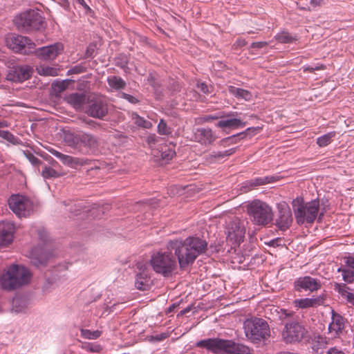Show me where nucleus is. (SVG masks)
Wrapping results in <instances>:
<instances>
[{
    "mask_svg": "<svg viewBox=\"0 0 354 354\" xmlns=\"http://www.w3.org/2000/svg\"><path fill=\"white\" fill-rule=\"evenodd\" d=\"M167 243L168 249L172 251L181 270L192 266L196 258L207 249L206 241L197 236L169 240Z\"/></svg>",
    "mask_w": 354,
    "mask_h": 354,
    "instance_id": "nucleus-1",
    "label": "nucleus"
},
{
    "mask_svg": "<svg viewBox=\"0 0 354 354\" xmlns=\"http://www.w3.org/2000/svg\"><path fill=\"white\" fill-rule=\"evenodd\" d=\"M296 223L299 225H312L317 218L321 222L324 213L319 212L320 203L318 199L305 202L301 197H297L292 202Z\"/></svg>",
    "mask_w": 354,
    "mask_h": 354,
    "instance_id": "nucleus-2",
    "label": "nucleus"
},
{
    "mask_svg": "<svg viewBox=\"0 0 354 354\" xmlns=\"http://www.w3.org/2000/svg\"><path fill=\"white\" fill-rule=\"evenodd\" d=\"M198 348H205L214 354H253V348L231 339L208 338L196 342Z\"/></svg>",
    "mask_w": 354,
    "mask_h": 354,
    "instance_id": "nucleus-3",
    "label": "nucleus"
},
{
    "mask_svg": "<svg viewBox=\"0 0 354 354\" xmlns=\"http://www.w3.org/2000/svg\"><path fill=\"white\" fill-rule=\"evenodd\" d=\"M31 276L30 272L25 266L12 264L1 274L0 285L4 290H14L28 284Z\"/></svg>",
    "mask_w": 354,
    "mask_h": 354,
    "instance_id": "nucleus-4",
    "label": "nucleus"
},
{
    "mask_svg": "<svg viewBox=\"0 0 354 354\" xmlns=\"http://www.w3.org/2000/svg\"><path fill=\"white\" fill-rule=\"evenodd\" d=\"M143 137L145 146L151 150L154 161L160 164L167 163L176 155L175 146L171 142L167 143L165 137L157 136L156 134H145Z\"/></svg>",
    "mask_w": 354,
    "mask_h": 354,
    "instance_id": "nucleus-5",
    "label": "nucleus"
},
{
    "mask_svg": "<svg viewBox=\"0 0 354 354\" xmlns=\"http://www.w3.org/2000/svg\"><path fill=\"white\" fill-rule=\"evenodd\" d=\"M150 265L153 271L164 277H170L177 268V260L171 250L168 249V243L165 249L154 252L150 259Z\"/></svg>",
    "mask_w": 354,
    "mask_h": 354,
    "instance_id": "nucleus-6",
    "label": "nucleus"
},
{
    "mask_svg": "<svg viewBox=\"0 0 354 354\" xmlns=\"http://www.w3.org/2000/svg\"><path fill=\"white\" fill-rule=\"evenodd\" d=\"M243 330L247 339L253 344L264 342L270 336V326L262 318L247 319L243 322Z\"/></svg>",
    "mask_w": 354,
    "mask_h": 354,
    "instance_id": "nucleus-7",
    "label": "nucleus"
},
{
    "mask_svg": "<svg viewBox=\"0 0 354 354\" xmlns=\"http://www.w3.org/2000/svg\"><path fill=\"white\" fill-rule=\"evenodd\" d=\"M14 24L21 31L30 32L43 28L45 21L38 10H29L15 17Z\"/></svg>",
    "mask_w": 354,
    "mask_h": 354,
    "instance_id": "nucleus-8",
    "label": "nucleus"
},
{
    "mask_svg": "<svg viewBox=\"0 0 354 354\" xmlns=\"http://www.w3.org/2000/svg\"><path fill=\"white\" fill-rule=\"evenodd\" d=\"M65 145L79 151L88 153L96 147L97 141L91 134H62Z\"/></svg>",
    "mask_w": 354,
    "mask_h": 354,
    "instance_id": "nucleus-9",
    "label": "nucleus"
},
{
    "mask_svg": "<svg viewBox=\"0 0 354 354\" xmlns=\"http://www.w3.org/2000/svg\"><path fill=\"white\" fill-rule=\"evenodd\" d=\"M248 214L252 221L258 225H267L272 221V209L264 202L254 201L248 207Z\"/></svg>",
    "mask_w": 354,
    "mask_h": 354,
    "instance_id": "nucleus-10",
    "label": "nucleus"
},
{
    "mask_svg": "<svg viewBox=\"0 0 354 354\" xmlns=\"http://www.w3.org/2000/svg\"><path fill=\"white\" fill-rule=\"evenodd\" d=\"M241 113L237 112H219L215 115H209V118L212 120H218L216 126L223 129L228 130H236L240 128H243L245 126V122L240 117Z\"/></svg>",
    "mask_w": 354,
    "mask_h": 354,
    "instance_id": "nucleus-11",
    "label": "nucleus"
},
{
    "mask_svg": "<svg viewBox=\"0 0 354 354\" xmlns=\"http://www.w3.org/2000/svg\"><path fill=\"white\" fill-rule=\"evenodd\" d=\"M10 209L19 218H26L33 212V203L26 196L17 194L8 199Z\"/></svg>",
    "mask_w": 354,
    "mask_h": 354,
    "instance_id": "nucleus-12",
    "label": "nucleus"
},
{
    "mask_svg": "<svg viewBox=\"0 0 354 354\" xmlns=\"http://www.w3.org/2000/svg\"><path fill=\"white\" fill-rule=\"evenodd\" d=\"M7 46L15 53L27 54L30 52L35 46L31 40L24 36L10 35L6 39Z\"/></svg>",
    "mask_w": 354,
    "mask_h": 354,
    "instance_id": "nucleus-13",
    "label": "nucleus"
},
{
    "mask_svg": "<svg viewBox=\"0 0 354 354\" xmlns=\"http://www.w3.org/2000/svg\"><path fill=\"white\" fill-rule=\"evenodd\" d=\"M32 73V68L28 65H14L8 67L6 79L8 82L21 83L28 80Z\"/></svg>",
    "mask_w": 354,
    "mask_h": 354,
    "instance_id": "nucleus-14",
    "label": "nucleus"
},
{
    "mask_svg": "<svg viewBox=\"0 0 354 354\" xmlns=\"http://www.w3.org/2000/svg\"><path fill=\"white\" fill-rule=\"evenodd\" d=\"M306 330L299 323L291 322L286 324L282 331V337L286 343L300 342L304 337Z\"/></svg>",
    "mask_w": 354,
    "mask_h": 354,
    "instance_id": "nucleus-15",
    "label": "nucleus"
},
{
    "mask_svg": "<svg viewBox=\"0 0 354 354\" xmlns=\"http://www.w3.org/2000/svg\"><path fill=\"white\" fill-rule=\"evenodd\" d=\"M294 290L296 292H314L322 288L319 279L310 276H303L297 278L293 283Z\"/></svg>",
    "mask_w": 354,
    "mask_h": 354,
    "instance_id": "nucleus-16",
    "label": "nucleus"
},
{
    "mask_svg": "<svg viewBox=\"0 0 354 354\" xmlns=\"http://www.w3.org/2000/svg\"><path fill=\"white\" fill-rule=\"evenodd\" d=\"M85 112L91 117L103 118L108 113V104L100 97H93L88 101Z\"/></svg>",
    "mask_w": 354,
    "mask_h": 354,
    "instance_id": "nucleus-17",
    "label": "nucleus"
},
{
    "mask_svg": "<svg viewBox=\"0 0 354 354\" xmlns=\"http://www.w3.org/2000/svg\"><path fill=\"white\" fill-rule=\"evenodd\" d=\"M227 239L233 243L239 244L243 241L245 230L238 218L232 219L226 228Z\"/></svg>",
    "mask_w": 354,
    "mask_h": 354,
    "instance_id": "nucleus-18",
    "label": "nucleus"
},
{
    "mask_svg": "<svg viewBox=\"0 0 354 354\" xmlns=\"http://www.w3.org/2000/svg\"><path fill=\"white\" fill-rule=\"evenodd\" d=\"M347 324V319L334 310H331V322L328 325V333L334 337L343 335Z\"/></svg>",
    "mask_w": 354,
    "mask_h": 354,
    "instance_id": "nucleus-19",
    "label": "nucleus"
},
{
    "mask_svg": "<svg viewBox=\"0 0 354 354\" xmlns=\"http://www.w3.org/2000/svg\"><path fill=\"white\" fill-rule=\"evenodd\" d=\"M51 254L45 245H37L31 249L28 257L30 262L36 267L45 266Z\"/></svg>",
    "mask_w": 354,
    "mask_h": 354,
    "instance_id": "nucleus-20",
    "label": "nucleus"
},
{
    "mask_svg": "<svg viewBox=\"0 0 354 354\" xmlns=\"http://www.w3.org/2000/svg\"><path fill=\"white\" fill-rule=\"evenodd\" d=\"M63 50V44L57 42L37 48L35 50V54L40 59L48 61L55 59Z\"/></svg>",
    "mask_w": 354,
    "mask_h": 354,
    "instance_id": "nucleus-21",
    "label": "nucleus"
},
{
    "mask_svg": "<svg viewBox=\"0 0 354 354\" xmlns=\"http://www.w3.org/2000/svg\"><path fill=\"white\" fill-rule=\"evenodd\" d=\"M136 287L141 290L148 288L150 281V270L147 265L144 263L136 264Z\"/></svg>",
    "mask_w": 354,
    "mask_h": 354,
    "instance_id": "nucleus-22",
    "label": "nucleus"
},
{
    "mask_svg": "<svg viewBox=\"0 0 354 354\" xmlns=\"http://www.w3.org/2000/svg\"><path fill=\"white\" fill-rule=\"evenodd\" d=\"M292 221V213L288 205H281L278 207V216L275 220V224L280 230H288L291 226Z\"/></svg>",
    "mask_w": 354,
    "mask_h": 354,
    "instance_id": "nucleus-23",
    "label": "nucleus"
},
{
    "mask_svg": "<svg viewBox=\"0 0 354 354\" xmlns=\"http://www.w3.org/2000/svg\"><path fill=\"white\" fill-rule=\"evenodd\" d=\"M344 266L339 267L337 272L342 273V279L348 283H354V257L351 256L344 258Z\"/></svg>",
    "mask_w": 354,
    "mask_h": 354,
    "instance_id": "nucleus-24",
    "label": "nucleus"
},
{
    "mask_svg": "<svg viewBox=\"0 0 354 354\" xmlns=\"http://www.w3.org/2000/svg\"><path fill=\"white\" fill-rule=\"evenodd\" d=\"M15 226L13 223L4 221L0 223V245L10 244L14 238Z\"/></svg>",
    "mask_w": 354,
    "mask_h": 354,
    "instance_id": "nucleus-25",
    "label": "nucleus"
},
{
    "mask_svg": "<svg viewBox=\"0 0 354 354\" xmlns=\"http://www.w3.org/2000/svg\"><path fill=\"white\" fill-rule=\"evenodd\" d=\"M65 100L68 104L77 110L85 109L89 99L84 93H74L67 95Z\"/></svg>",
    "mask_w": 354,
    "mask_h": 354,
    "instance_id": "nucleus-26",
    "label": "nucleus"
},
{
    "mask_svg": "<svg viewBox=\"0 0 354 354\" xmlns=\"http://www.w3.org/2000/svg\"><path fill=\"white\" fill-rule=\"evenodd\" d=\"M59 159L62 162L72 168H77L78 166H82L88 164V160L73 157L68 155L62 153Z\"/></svg>",
    "mask_w": 354,
    "mask_h": 354,
    "instance_id": "nucleus-27",
    "label": "nucleus"
},
{
    "mask_svg": "<svg viewBox=\"0 0 354 354\" xmlns=\"http://www.w3.org/2000/svg\"><path fill=\"white\" fill-rule=\"evenodd\" d=\"M295 304L296 306L300 308H307L322 305L323 304V298L319 296L313 298L299 299H296Z\"/></svg>",
    "mask_w": 354,
    "mask_h": 354,
    "instance_id": "nucleus-28",
    "label": "nucleus"
},
{
    "mask_svg": "<svg viewBox=\"0 0 354 354\" xmlns=\"http://www.w3.org/2000/svg\"><path fill=\"white\" fill-rule=\"evenodd\" d=\"M229 93L236 97L238 100H245L249 101L252 98L251 93L241 88H237L233 86L229 87Z\"/></svg>",
    "mask_w": 354,
    "mask_h": 354,
    "instance_id": "nucleus-29",
    "label": "nucleus"
},
{
    "mask_svg": "<svg viewBox=\"0 0 354 354\" xmlns=\"http://www.w3.org/2000/svg\"><path fill=\"white\" fill-rule=\"evenodd\" d=\"M12 310L18 313L25 310L28 306V300L23 297H16L12 300Z\"/></svg>",
    "mask_w": 354,
    "mask_h": 354,
    "instance_id": "nucleus-30",
    "label": "nucleus"
},
{
    "mask_svg": "<svg viewBox=\"0 0 354 354\" xmlns=\"http://www.w3.org/2000/svg\"><path fill=\"white\" fill-rule=\"evenodd\" d=\"M213 134H189L187 138L200 142L202 145H209L213 141Z\"/></svg>",
    "mask_w": 354,
    "mask_h": 354,
    "instance_id": "nucleus-31",
    "label": "nucleus"
},
{
    "mask_svg": "<svg viewBox=\"0 0 354 354\" xmlns=\"http://www.w3.org/2000/svg\"><path fill=\"white\" fill-rule=\"evenodd\" d=\"M268 179V177H266V178H255V179H252V180L246 181L244 183V185H245L244 187H243L244 192H248L249 190L253 189L255 187H257V186H259V185H265V184L269 183V180Z\"/></svg>",
    "mask_w": 354,
    "mask_h": 354,
    "instance_id": "nucleus-32",
    "label": "nucleus"
},
{
    "mask_svg": "<svg viewBox=\"0 0 354 354\" xmlns=\"http://www.w3.org/2000/svg\"><path fill=\"white\" fill-rule=\"evenodd\" d=\"M107 82L109 86L115 90L124 88L126 86V82L118 76H110L108 77Z\"/></svg>",
    "mask_w": 354,
    "mask_h": 354,
    "instance_id": "nucleus-33",
    "label": "nucleus"
},
{
    "mask_svg": "<svg viewBox=\"0 0 354 354\" xmlns=\"http://www.w3.org/2000/svg\"><path fill=\"white\" fill-rule=\"evenodd\" d=\"M274 39L281 44H290L295 41L297 38L288 32H281L274 36Z\"/></svg>",
    "mask_w": 354,
    "mask_h": 354,
    "instance_id": "nucleus-34",
    "label": "nucleus"
},
{
    "mask_svg": "<svg viewBox=\"0 0 354 354\" xmlns=\"http://www.w3.org/2000/svg\"><path fill=\"white\" fill-rule=\"evenodd\" d=\"M37 73L44 76H56L57 75V69L48 66L41 65L37 68Z\"/></svg>",
    "mask_w": 354,
    "mask_h": 354,
    "instance_id": "nucleus-35",
    "label": "nucleus"
},
{
    "mask_svg": "<svg viewBox=\"0 0 354 354\" xmlns=\"http://www.w3.org/2000/svg\"><path fill=\"white\" fill-rule=\"evenodd\" d=\"M132 119L137 126L143 129H150L152 127V124L150 121L140 117L137 113L132 114Z\"/></svg>",
    "mask_w": 354,
    "mask_h": 354,
    "instance_id": "nucleus-36",
    "label": "nucleus"
},
{
    "mask_svg": "<svg viewBox=\"0 0 354 354\" xmlns=\"http://www.w3.org/2000/svg\"><path fill=\"white\" fill-rule=\"evenodd\" d=\"M68 85L67 80L55 81L52 84V88L55 93H60L66 89Z\"/></svg>",
    "mask_w": 354,
    "mask_h": 354,
    "instance_id": "nucleus-37",
    "label": "nucleus"
},
{
    "mask_svg": "<svg viewBox=\"0 0 354 354\" xmlns=\"http://www.w3.org/2000/svg\"><path fill=\"white\" fill-rule=\"evenodd\" d=\"M41 176L44 178H52L58 177L59 174L53 168L45 166L41 171Z\"/></svg>",
    "mask_w": 354,
    "mask_h": 354,
    "instance_id": "nucleus-38",
    "label": "nucleus"
},
{
    "mask_svg": "<svg viewBox=\"0 0 354 354\" xmlns=\"http://www.w3.org/2000/svg\"><path fill=\"white\" fill-rule=\"evenodd\" d=\"M101 335V333L99 330L91 331L87 329H82L81 330V335L86 339H95L98 338Z\"/></svg>",
    "mask_w": 354,
    "mask_h": 354,
    "instance_id": "nucleus-39",
    "label": "nucleus"
},
{
    "mask_svg": "<svg viewBox=\"0 0 354 354\" xmlns=\"http://www.w3.org/2000/svg\"><path fill=\"white\" fill-rule=\"evenodd\" d=\"M330 339L322 335H319L316 338L315 344L314 347L317 349L325 348L329 343Z\"/></svg>",
    "mask_w": 354,
    "mask_h": 354,
    "instance_id": "nucleus-40",
    "label": "nucleus"
},
{
    "mask_svg": "<svg viewBox=\"0 0 354 354\" xmlns=\"http://www.w3.org/2000/svg\"><path fill=\"white\" fill-rule=\"evenodd\" d=\"M333 134H324L322 136L317 138V143L319 147H326L332 140Z\"/></svg>",
    "mask_w": 354,
    "mask_h": 354,
    "instance_id": "nucleus-41",
    "label": "nucleus"
},
{
    "mask_svg": "<svg viewBox=\"0 0 354 354\" xmlns=\"http://www.w3.org/2000/svg\"><path fill=\"white\" fill-rule=\"evenodd\" d=\"M0 136L12 145L22 144V141L16 138L14 134H0Z\"/></svg>",
    "mask_w": 354,
    "mask_h": 354,
    "instance_id": "nucleus-42",
    "label": "nucleus"
},
{
    "mask_svg": "<svg viewBox=\"0 0 354 354\" xmlns=\"http://www.w3.org/2000/svg\"><path fill=\"white\" fill-rule=\"evenodd\" d=\"M334 289L341 295L344 296L349 289L345 283H335L334 285Z\"/></svg>",
    "mask_w": 354,
    "mask_h": 354,
    "instance_id": "nucleus-43",
    "label": "nucleus"
},
{
    "mask_svg": "<svg viewBox=\"0 0 354 354\" xmlns=\"http://www.w3.org/2000/svg\"><path fill=\"white\" fill-rule=\"evenodd\" d=\"M325 66L322 64H317L315 66H303L304 72L313 73L315 71L324 70Z\"/></svg>",
    "mask_w": 354,
    "mask_h": 354,
    "instance_id": "nucleus-44",
    "label": "nucleus"
},
{
    "mask_svg": "<svg viewBox=\"0 0 354 354\" xmlns=\"http://www.w3.org/2000/svg\"><path fill=\"white\" fill-rule=\"evenodd\" d=\"M241 134H233L232 136L223 139L221 142V145L223 146L229 145L232 143H235L236 142L237 136Z\"/></svg>",
    "mask_w": 354,
    "mask_h": 354,
    "instance_id": "nucleus-45",
    "label": "nucleus"
},
{
    "mask_svg": "<svg viewBox=\"0 0 354 354\" xmlns=\"http://www.w3.org/2000/svg\"><path fill=\"white\" fill-rule=\"evenodd\" d=\"M84 10L86 15H91L93 12L84 0H75Z\"/></svg>",
    "mask_w": 354,
    "mask_h": 354,
    "instance_id": "nucleus-46",
    "label": "nucleus"
},
{
    "mask_svg": "<svg viewBox=\"0 0 354 354\" xmlns=\"http://www.w3.org/2000/svg\"><path fill=\"white\" fill-rule=\"evenodd\" d=\"M86 67L81 65V64H79V65H76L75 66H73V68H71L69 71V72L72 74H80V73H84L86 71Z\"/></svg>",
    "mask_w": 354,
    "mask_h": 354,
    "instance_id": "nucleus-47",
    "label": "nucleus"
},
{
    "mask_svg": "<svg viewBox=\"0 0 354 354\" xmlns=\"http://www.w3.org/2000/svg\"><path fill=\"white\" fill-rule=\"evenodd\" d=\"M158 133H169L167 130V123L165 122L163 119L160 120L159 124H158Z\"/></svg>",
    "mask_w": 354,
    "mask_h": 354,
    "instance_id": "nucleus-48",
    "label": "nucleus"
},
{
    "mask_svg": "<svg viewBox=\"0 0 354 354\" xmlns=\"http://www.w3.org/2000/svg\"><path fill=\"white\" fill-rule=\"evenodd\" d=\"M27 158L30 160V162L35 166L39 165L42 163V162L36 156H35L33 154L29 153L27 155Z\"/></svg>",
    "mask_w": 354,
    "mask_h": 354,
    "instance_id": "nucleus-49",
    "label": "nucleus"
},
{
    "mask_svg": "<svg viewBox=\"0 0 354 354\" xmlns=\"http://www.w3.org/2000/svg\"><path fill=\"white\" fill-rule=\"evenodd\" d=\"M268 45L267 41H255L250 45L252 48L260 49L266 47Z\"/></svg>",
    "mask_w": 354,
    "mask_h": 354,
    "instance_id": "nucleus-50",
    "label": "nucleus"
},
{
    "mask_svg": "<svg viewBox=\"0 0 354 354\" xmlns=\"http://www.w3.org/2000/svg\"><path fill=\"white\" fill-rule=\"evenodd\" d=\"M95 50V45L90 44L86 50L85 56L86 57H94V53Z\"/></svg>",
    "mask_w": 354,
    "mask_h": 354,
    "instance_id": "nucleus-51",
    "label": "nucleus"
},
{
    "mask_svg": "<svg viewBox=\"0 0 354 354\" xmlns=\"http://www.w3.org/2000/svg\"><path fill=\"white\" fill-rule=\"evenodd\" d=\"M122 97L131 104H137L138 102V100L137 98L129 94L122 93Z\"/></svg>",
    "mask_w": 354,
    "mask_h": 354,
    "instance_id": "nucleus-52",
    "label": "nucleus"
},
{
    "mask_svg": "<svg viewBox=\"0 0 354 354\" xmlns=\"http://www.w3.org/2000/svg\"><path fill=\"white\" fill-rule=\"evenodd\" d=\"M38 236L41 241L46 243L48 238V233L44 229H39L38 230Z\"/></svg>",
    "mask_w": 354,
    "mask_h": 354,
    "instance_id": "nucleus-53",
    "label": "nucleus"
},
{
    "mask_svg": "<svg viewBox=\"0 0 354 354\" xmlns=\"http://www.w3.org/2000/svg\"><path fill=\"white\" fill-rule=\"evenodd\" d=\"M234 152V149L232 148V149L226 150L223 152H218L217 154L215 155V157H218V158L222 157L223 158V157L228 156L230 155H232Z\"/></svg>",
    "mask_w": 354,
    "mask_h": 354,
    "instance_id": "nucleus-54",
    "label": "nucleus"
},
{
    "mask_svg": "<svg viewBox=\"0 0 354 354\" xmlns=\"http://www.w3.org/2000/svg\"><path fill=\"white\" fill-rule=\"evenodd\" d=\"M198 88L202 91L203 93H209V88L206 84L205 83H200L198 84Z\"/></svg>",
    "mask_w": 354,
    "mask_h": 354,
    "instance_id": "nucleus-55",
    "label": "nucleus"
},
{
    "mask_svg": "<svg viewBox=\"0 0 354 354\" xmlns=\"http://www.w3.org/2000/svg\"><path fill=\"white\" fill-rule=\"evenodd\" d=\"M327 354H345V353H344V352L337 348L336 347H333L328 350Z\"/></svg>",
    "mask_w": 354,
    "mask_h": 354,
    "instance_id": "nucleus-56",
    "label": "nucleus"
},
{
    "mask_svg": "<svg viewBox=\"0 0 354 354\" xmlns=\"http://www.w3.org/2000/svg\"><path fill=\"white\" fill-rule=\"evenodd\" d=\"M47 150L51 153L53 154V156H55V157H57V158H59V156H61L62 153L57 151L56 149H53V147H48L47 148Z\"/></svg>",
    "mask_w": 354,
    "mask_h": 354,
    "instance_id": "nucleus-57",
    "label": "nucleus"
},
{
    "mask_svg": "<svg viewBox=\"0 0 354 354\" xmlns=\"http://www.w3.org/2000/svg\"><path fill=\"white\" fill-rule=\"evenodd\" d=\"M347 301L354 306V293L347 292L346 293Z\"/></svg>",
    "mask_w": 354,
    "mask_h": 354,
    "instance_id": "nucleus-58",
    "label": "nucleus"
},
{
    "mask_svg": "<svg viewBox=\"0 0 354 354\" xmlns=\"http://www.w3.org/2000/svg\"><path fill=\"white\" fill-rule=\"evenodd\" d=\"M60 4L61 6L65 9L68 10L70 8V3L68 0H60Z\"/></svg>",
    "mask_w": 354,
    "mask_h": 354,
    "instance_id": "nucleus-59",
    "label": "nucleus"
},
{
    "mask_svg": "<svg viewBox=\"0 0 354 354\" xmlns=\"http://www.w3.org/2000/svg\"><path fill=\"white\" fill-rule=\"evenodd\" d=\"M310 4L313 6H317L319 5V0H310Z\"/></svg>",
    "mask_w": 354,
    "mask_h": 354,
    "instance_id": "nucleus-60",
    "label": "nucleus"
},
{
    "mask_svg": "<svg viewBox=\"0 0 354 354\" xmlns=\"http://www.w3.org/2000/svg\"><path fill=\"white\" fill-rule=\"evenodd\" d=\"M176 305L175 304L170 306L168 308V312L171 313L174 310V309L176 308Z\"/></svg>",
    "mask_w": 354,
    "mask_h": 354,
    "instance_id": "nucleus-61",
    "label": "nucleus"
},
{
    "mask_svg": "<svg viewBox=\"0 0 354 354\" xmlns=\"http://www.w3.org/2000/svg\"><path fill=\"white\" fill-rule=\"evenodd\" d=\"M190 310H191V307H187V308L183 309V310H181L180 314L181 315H185L187 313L189 312Z\"/></svg>",
    "mask_w": 354,
    "mask_h": 354,
    "instance_id": "nucleus-62",
    "label": "nucleus"
},
{
    "mask_svg": "<svg viewBox=\"0 0 354 354\" xmlns=\"http://www.w3.org/2000/svg\"><path fill=\"white\" fill-rule=\"evenodd\" d=\"M68 210H69L70 212H74V214H75V215L79 214L80 209H74V210H73V208H72V207H71V208H69V209H68Z\"/></svg>",
    "mask_w": 354,
    "mask_h": 354,
    "instance_id": "nucleus-63",
    "label": "nucleus"
},
{
    "mask_svg": "<svg viewBox=\"0 0 354 354\" xmlns=\"http://www.w3.org/2000/svg\"><path fill=\"white\" fill-rule=\"evenodd\" d=\"M251 129H252L254 131H259L261 129V128L259 127L248 128V129H247V131H250Z\"/></svg>",
    "mask_w": 354,
    "mask_h": 354,
    "instance_id": "nucleus-64",
    "label": "nucleus"
}]
</instances>
